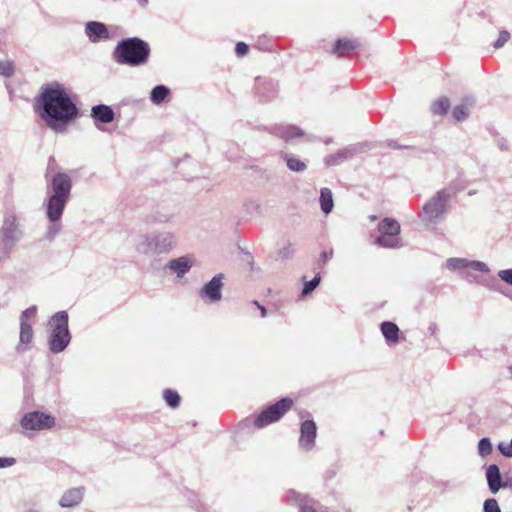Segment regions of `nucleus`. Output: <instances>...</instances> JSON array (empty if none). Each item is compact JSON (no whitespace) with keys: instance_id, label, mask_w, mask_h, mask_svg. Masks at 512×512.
I'll list each match as a JSON object with an SVG mask.
<instances>
[{"instance_id":"36","label":"nucleus","mask_w":512,"mask_h":512,"mask_svg":"<svg viewBox=\"0 0 512 512\" xmlns=\"http://www.w3.org/2000/svg\"><path fill=\"white\" fill-rule=\"evenodd\" d=\"M509 39H510V33L505 30L501 31L499 33L498 39L493 44L494 48L499 49V48L503 47L508 42Z\"/></svg>"},{"instance_id":"50","label":"nucleus","mask_w":512,"mask_h":512,"mask_svg":"<svg viewBox=\"0 0 512 512\" xmlns=\"http://www.w3.org/2000/svg\"><path fill=\"white\" fill-rule=\"evenodd\" d=\"M52 162H54V159H53V158H50V161H49V168L51 167Z\"/></svg>"},{"instance_id":"21","label":"nucleus","mask_w":512,"mask_h":512,"mask_svg":"<svg viewBox=\"0 0 512 512\" xmlns=\"http://www.w3.org/2000/svg\"><path fill=\"white\" fill-rule=\"evenodd\" d=\"M360 47V43L356 39H339L336 42L334 52L342 55L345 52L353 51Z\"/></svg>"},{"instance_id":"27","label":"nucleus","mask_w":512,"mask_h":512,"mask_svg":"<svg viewBox=\"0 0 512 512\" xmlns=\"http://www.w3.org/2000/svg\"><path fill=\"white\" fill-rule=\"evenodd\" d=\"M169 89L164 85H157L155 86L150 94V100L154 104H160L164 101V99L168 96Z\"/></svg>"},{"instance_id":"8","label":"nucleus","mask_w":512,"mask_h":512,"mask_svg":"<svg viewBox=\"0 0 512 512\" xmlns=\"http://www.w3.org/2000/svg\"><path fill=\"white\" fill-rule=\"evenodd\" d=\"M292 406V400L283 398L277 403L269 406L262 411L255 420V426L263 428L271 423L278 421Z\"/></svg>"},{"instance_id":"23","label":"nucleus","mask_w":512,"mask_h":512,"mask_svg":"<svg viewBox=\"0 0 512 512\" xmlns=\"http://www.w3.org/2000/svg\"><path fill=\"white\" fill-rule=\"evenodd\" d=\"M475 103V100L473 98H467L465 99V102L457 105L453 109V117L457 121H463L468 117V109L469 107L473 106Z\"/></svg>"},{"instance_id":"42","label":"nucleus","mask_w":512,"mask_h":512,"mask_svg":"<svg viewBox=\"0 0 512 512\" xmlns=\"http://www.w3.org/2000/svg\"><path fill=\"white\" fill-rule=\"evenodd\" d=\"M248 45L244 42H238L235 47V52L239 57L245 56L248 52Z\"/></svg>"},{"instance_id":"20","label":"nucleus","mask_w":512,"mask_h":512,"mask_svg":"<svg viewBox=\"0 0 512 512\" xmlns=\"http://www.w3.org/2000/svg\"><path fill=\"white\" fill-rule=\"evenodd\" d=\"M276 134L286 142H289L297 137H302L304 132L296 126L287 125L279 128Z\"/></svg>"},{"instance_id":"39","label":"nucleus","mask_w":512,"mask_h":512,"mask_svg":"<svg viewBox=\"0 0 512 512\" xmlns=\"http://www.w3.org/2000/svg\"><path fill=\"white\" fill-rule=\"evenodd\" d=\"M468 266L472 267L473 269L481 272H488V266L484 262L480 261H468Z\"/></svg>"},{"instance_id":"3","label":"nucleus","mask_w":512,"mask_h":512,"mask_svg":"<svg viewBox=\"0 0 512 512\" xmlns=\"http://www.w3.org/2000/svg\"><path fill=\"white\" fill-rule=\"evenodd\" d=\"M149 55V45L137 37L127 38L118 42L113 51V59L118 64L132 67L146 64Z\"/></svg>"},{"instance_id":"37","label":"nucleus","mask_w":512,"mask_h":512,"mask_svg":"<svg viewBox=\"0 0 512 512\" xmlns=\"http://www.w3.org/2000/svg\"><path fill=\"white\" fill-rule=\"evenodd\" d=\"M484 512H501L498 502L494 498L487 499L483 506Z\"/></svg>"},{"instance_id":"38","label":"nucleus","mask_w":512,"mask_h":512,"mask_svg":"<svg viewBox=\"0 0 512 512\" xmlns=\"http://www.w3.org/2000/svg\"><path fill=\"white\" fill-rule=\"evenodd\" d=\"M498 449L502 453V455L506 457H512V442H510V444H505L501 442L498 444Z\"/></svg>"},{"instance_id":"10","label":"nucleus","mask_w":512,"mask_h":512,"mask_svg":"<svg viewBox=\"0 0 512 512\" xmlns=\"http://www.w3.org/2000/svg\"><path fill=\"white\" fill-rule=\"evenodd\" d=\"M223 274L215 275L199 291V296L210 303L219 302L222 298Z\"/></svg>"},{"instance_id":"35","label":"nucleus","mask_w":512,"mask_h":512,"mask_svg":"<svg viewBox=\"0 0 512 512\" xmlns=\"http://www.w3.org/2000/svg\"><path fill=\"white\" fill-rule=\"evenodd\" d=\"M13 72H14V66L11 62H9V61L1 62L0 61V75L9 77L13 74Z\"/></svg>"},{"instance_id":"6","label":"nucleus","mask_w":512,"mask_h":512,"mask_svg":"<svg viewBox=\"0 0 512 512\" xmlns=\"http://www.w3.org/2000/svg\"><path fill=\"white\" fill-rule=\"evenodd\" d=\"M22 225L13 212H6L0 228V243L6 254L23 238Z\"/></svg>"},{"instance_id":"41","label":"nucleus","mask_w":512,"mask_h":512,"mask_svg":"<svg viewBox=\"0 0 512 512\" xmlns=\"http://www.w3.org/2000/svg\"><path fill=\"white\" fill-rule=\"evenodd\" d=\"M60 229H61V225H60L59 221L51 222V224L48 227V231H47L49 238L52 239L60 231Z\"/></svg>"},{"instance_id":"28","label":"nucleus","mask_w":512,"mask_h":512,"mask_svg":"<svg viewBox=\"0 0 512 512\" xmlns=\"http://www.w3.org/2000/svg\"><path fill=\"white\" fill-rule=\"evenodd\" d=\"M449 108L450 101L447 97H441L431 106L432 113L435 115H443L448 111Z\"/></svg>"},{"instance_id":"46","label":"nucleus","mask_w":512,"mask_h":512,"mask_svg":"<svg viewBox=\"0 0 512 512\" xmlns=\"http://www.w3.org/2000/svg\"><path fill=\"white\" fill-rule=\"evenodd\" d=\"M259 310L261 311V316L262 317H266L267 316V309L264 306H261L259 308Z\"/></svg>"},{"instance_id":"47","label":"nucleus","mask_w":512,"mask_h":512,"mask_svg":"<svg viewBox=\"0 0 512 512\" xmlns=\"http://www.w3.org/2000/svg\"><path fill=\"white\" fill-rule=\"evenodd\" d=\"M253 303H254L258 308H260V307L262 306V305H260V304H259V302H258V301H254Z\"/></svg>"},{"instance_id":"11","label":"nucleus","mask_w":512,"mask_h":512,"mask_svg":"<svg viewBox=\"0 0 512 512\" xmlns=\"http://www.w3.org/2000/svg\"><path fill=\"white\" fill-rule=\"evenodd\" d=\"M300 432L299 445L305 450L312 449L316 438V424L314 421L306 420L302 422Z\"/></svg>"},{"instance_id":"29","label":"nucleus","mask_w":512,"mask_h":512,"mask_svg":"<svg viewBox=\"0 0 512 512\" xmlns=\"http://www.w3.org/2000/svg\"><path fill=\"white\" fill-rule=\"evenodd\" d=\"M287 167L294 172H303L306 170V164L298 158L285 155Z\"/></svg>"},{"instance_id":"32","label":"nucleus","mask_w":512,"mask_h":512,"mask_svg":"<svg viewBox=\"0 0 512 512\" xmlns=\"http://www.w3.org/2000/svg\"><path fill=\"white\" fill-rule=\"evenodd\" d=\"M446 267L451 270L468 267V260L463 258H449Z\"/></svg>"},{"instance_id":"17","label":"nucleus","mask_w":512,"mask_h":512,"mask_svg":"<svg viewBox=\"0 0 512 512\" xmlns=\"http://www.w3.org/2000/svg\"><path fill=\"white\" fill-rule=\"evenodd\" d=\"M192 264L186 257H179L168 262V268L174 271L178 277H183L191 268Z\"/></svg>"},{"instance_id":"40","label":"nucleus","mask_w":512,"mask_h":512,"mask_svg":"<svg viewBox=\"0 0 512 512\" xmlns=\"http://www.w3.org/2000/svg\"><path fill=\"white\" fill-rule=\"evenodd\" d=\"M501 280L512 285V269L501 270L498 273Z\"/></svg>"},{"instance_id":"45","label":"nucleus","mask_w":512,"mask_h":512,"mask_svg":"<svg viewBox=\"0 0 512 512\" xmlns=\"http://www.w3.org/2000/svg\"><path fill=\"white\" fill-rule=\"evenodd\" d=\"M332 254H333V251H332V250H331V251H329V252H327V251H323V252L321 253V258H322V260H323L324 262H326L329 258H331V257H332Z\"/></svg>"},{"instance_id":"30","label":"nucleus","mask_w":512,"mask_h":512,"mask_svg":"<svg viewBox=\"0 0 512 512\" xmlns=\"http://www.w3.org/2000/svg\"><path fill=\"white\" fill-rule=\"evenodd\" d=\"M164 399L166 403L173 408L177 407L180 402V396L178 393L170 389L164 391Z\"/></svg>"},{"instance_id":"2","label":"nucleus","mask_w":512,"mask_h":512,"mask_svg":"<svg viewBox=\"0 0 512 512\" xmlns=\"http://www.w3.org/2000/svg\"><path fill=\"white\" fill-rule=\"evenodd\" d=\"M72 188L71 178L66 173H56L51 180V191L47 204V216L50 222H58L69 199Z\"/></svg>"},{"instance_id":"31","label":"nucleus","mask_w":512,"mask_h":512,"mask_svg":"<svg viewBox=\"0 0 512 512\" xmlns=\"http://www.w3.org/2000/svg\"><path fill=\"white\" fill-rule=\"evenodd\" d=\"M492 452V444L488 438H482L478 443V453L482 457L490 455Z\"/></svg>"},{"instance_id":"4","label":"nucleus","mask_w":512,"mask_h":512,"mask_svg":"<svg viewBox=\"0 0 512 512\" xmlns=\"http://www.w3.org/2000/svg\"><path fill=\"white\" fill-rule=\"evenodd\" d=\"M175 244L176 239L172 232L160 231L143 236L137 245V250L146 256H156L168 254Z\"/></svg>"},{"instance_id":"15","label":"nucleus","mask_w":512,"mask_h":512,"mask_svg":"<svg viewBox=\"0 0 512 512\" xmlns=\"http://www.w3.org/2000/svg\"><path fill=\"white\" fill-rule=\"evenodd\" d=\"M288 497L290 500L299 504L300 512H317L315 502L307 495L301 494L295 490H290Z\"/></svg>"},{"instance_id":"1","label":"nucleus","mask_w":512,"mask_h":512,"mask_svg":"<svg viewBox=\"0 0 512 512\" xmlns=\"http://www.w3.org/2000/svg\"><path fill=\"white\" fill-rule=\"evenodd\" d=\"M39 102L41 119L56 133L65 132L68 124L79 115L76 104L65 88L58 83L44 88Z\"/></svg>"},{"instance_id":"5","label":"nucleus","mask_w":512,"mask_h":512,"mask_svg":"<svg viewBox=\"0 0 512 512\" xmlns=\"http://www.w3.org/2000/svg\"><path fill=\"white\" fill-rule=\"evenodd\" d=\"M48 327L50 329L48 342L51 352L57 354L64 351L71 340L67 312L60 311L53 315L48 322Z\"/></svg>"},{"instance_id":"19","label":"nucleus","mask_w":512,"mask_h":512,"mask_svg":"<svg viewBox=\"0 0 512 512\" xmlns=\"http://www.w3.org/2000/svg\"><path fill=\"white\" fill-rule=\"evenodd\" d=\"M353 154L354 153L352 148H346L325 157V163L327 166L339 165L343 161L350 159Z\"/></svg>"},{"instance_id":"44","label":"nucleus","mask_w":512,"mask_h":512,"mask_svg":"<svg viewBox=\"0 0 512 512\" xmlns=\"http://www.w3.org/2000/svg\"><path fill=\"white\" fill-rule=\"evenodd\" d=\"M503 488L512 490V470L505 474Z\"/></svg>"},{"instance_id":"34","label":"nucleus","mask_w":512,"mask_h":512,"mask_svg":"<svg viewBox=\"0 0 512 512\" xmlns=\"http://www.w3.org/2000/svg\"><path fill=\"white\" fill-rule=\"evenodd\" d=\"M37 309L35 306L24 310L20 316V323H30L29 320L36 316Z\"/></svg>"},{"instance_id":"33","label":"nucleus","mask_w":512,"mask_h":512,"mask_svg":"<svg viewBox=\"0 0 512 512\" xmlns=\"http://www.w3.org/2000/svg\"><path fill=\"white\" fill-rule=\"evenodd\" d=\"M319 282H320V276L316 275L312 280L305 283L304 288L302 290V294L303 295L310 294L318 286Z\"/></svg>"},{"instance_id":"14","label":"nucleus","mask_w":512,"mask_h":512,"mask_svg":"<svg viewBox=\"0 0 512 512\" xmlns=\"http://www.w3.org/2000/svg\"><path fill=\"white\" fill-rule=\"evenodd\" d=\"M85 489L83 487L71 488L64 492L59 500V505L63 508H70L79 505L84 497Z\"/></svg>"},{"instance_id":"12","label":"nucleus","mask_w":512,"mask_h":512,"mask_svg":"<svg viewBox=\"0 0 512 512\" xmlns=\"http://www.w3.org/2000/svg\"><path fill=\"white\" fill-rule=\"evenodd\" d=\"M85 33L91 42H99L100 40H107L110 34L105 24L101 22L91 21L86 24Z\"/></svg>"},{"instance_id":"25","label":"nucleus","mask_w":512,"mask_h":512,"mask_svg":"<svg viewBox=\"0 0 512 512\" xmlns=\"http://www.w3.org/2000/svg\"><path fill=\"white\" fill-rule=\"evenodd\" d=\"M320 205L325 214H329L334 206L333 195L329 188H322L320 191Z\"/></svg>"},{"instance_id":"9","label":"nucleus","mask_w":512,"mask_h":512,"mask_svg":"<svg viewBox=\"0 0 512 512\" xmlns=\"http://www.w3.org/2000/svg\"><path fill=\"white\" fill-rule=\"evenodd\" d=\"M21 425L27 430L50 429L55 425V419L49 414L34 411L23 416Z\"/></svg>"},{"instance_id":"16","label":"nucleus","mask_w":512,"mask_h":512,"mask_svg":"<svg viewBox=\"0 0 512 512\" xmlns=\"http://www.w3.org/2000/svg\"><path fill=\"white\" fill-rule=\"evenodd\" d=\"M114 111L110 106L99 104L91 109V117L101 123H111L114 120Z\"/></svg>"},{"instance_id":"51","label":"nucleus","mask_w":512,"mask_h":512,"mask_svg":"<svg viewBox=\"0 0 512 512\" xmlns=\"http://www.w3.org/2000/svg\"><path fill=\"white\" fill-rule=\"evenodd\" d=\"M26 512H39V511H38V510L30 509V510H28V511H26Z\"/></svg>"},{"instance_id":"26","label":"nucleus","mask_w":512,"mask_h":512,"mask_svg":"<svg viewBox=\"0 0 512 512\" xmlns=\"http://www.w3.org/2000/svg\"><path fill=\"white\" fill-rule=\"evenodd\" d=\"M33 338V330L31 323H20V335H19V345L17 346V350L20 351L22 349V345L29 344Z\"/></svg>"},{"instance_id":"48","label":"nucleus","mask_w":512,"mask_h":512,"mask_svg":"<svg viewBox=\"0 0 512 512\" xmlns=\"http://www.w3.org/2000/svg\"><path fill=\"white\" fill-rule=\"evenodd\" d=\"M371 221H375L376 220V216L372 215L369 217Z\"/></svg>"},{"instance_id":"24","label":"nucleus","mask_w":512,"mask_h":512,"mask_svg":"<svg viewBox=\"0 0 512 512\" xmlns=\"http://www.w3.org/2000/svg\"><path fill=\"white\" fill-rule=\"evenodd\" d=\"M381 331L387 341L396 343L398 341L399 328L393 322H383Z\"/></svg>"},{"instance_id":"18","label":"nucleus","mask_w":512,"mask_h":512,"mask_svg":"<svg viewBox=\"0 0 512 512\" xmlns=\"http://www.w3.org/2000/svg\"><path fill=\"white\" fill-rule=\"evenodd\" d=\"M379 235H399L400 224L392 218H384L378 225Z\"/></svg>"},{"instance_id":"43","label":"nucleus","mask_w":512,"mask_h":512,"mask_svg":"<svg viewBox=\"0 0 512 512\" xmlns=\"http://www.w3.org/2000/svg\"><path fill=\"white\" fill-rule=\"evenodd\" d=\"M15 464V459L11 457L0 458V468L10 467Z\"/></svg>"},{"instance_id":"22","label":"nucleus","mask_w":512,"mask_h":512,"mask_svg":"<svg viewBox=\"0 0 512 512\" xmlns=\"http://www.w3.org/2000/svg\"><path fill=\"white\" fill-rule=\"evenodd\" d=\"M374 243L383 248H398L401 246L398 235H379Z\"/></svg>"},{"instance_id":"49","label":"nucleus","mask_w":512,"mask_h":512,"mask_svg":"<svg viewBox=\"0 0 512 512\" xmlns=\"http://www.w3.org/2000/svg\"><path fill=\"white\" fill-rule=\"evenodd\" d=\"M389 146H391V147H393V148H399V147H400V146H396V145H394V144H392V143H389Z\"/></svg>"},{"instance_id":"13","label":"nucleus","mask_w":512,"mask_h":512,"mask_svg":"<svg viewBox=\"0 0 512 512\" xmlns=\"http://www.w3.org/2000/svg\"><path fill=\"white\" fill-rule=\"evenodd\" d=\"M486 479L489 490L492 494H496L504 487V478H502L500 469L496 464H491L487 467Z\"/></svg>"},{"instance_id":"7","label":"nucleus","mask_w":512,"mask_h":512,"mask_svg":"<svg viewBox=\"0 0 512 512\" xmlns=\"http://www.w3.org/2000/svg\"><path fill=\"white\" fill-rule=\"evenodd\" d=\"M451 194L446 190L438 191L423 206V220L431 223L447 211Z\"/></svg>"}]
</instances>
